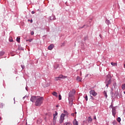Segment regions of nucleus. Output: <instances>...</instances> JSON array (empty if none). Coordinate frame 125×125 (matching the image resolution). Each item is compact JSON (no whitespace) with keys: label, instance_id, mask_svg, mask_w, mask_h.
<instances>
[{"label":"nucleus","instance_id":"10","mask_svg":"<svg viewBox=\"0 0 125 125\" xmlns=\"http://www.w3.org/2000/svg\"><path fill=\"white\" fill-rule=\"evenodd\" d=\"M54 47V45H53V44H51L50 45V46H48V49L49 50H52Z\"/></svg>","mask_w":125,"mask_h":125},{"label":"nucleus","instance_id":"29","mask_svg":"<svg viewBox=\"0 0 125 125\" xmlns=\"http://www.w3.org/2000/svg\"><path fill=\"white\" fill-rule=\"evenodd\" d=\"M71 116L74 117L75 116V113H71Z\"/></svg>","mask_w":125,"mask_h":125},{"label":"nucleus","instance_id":"1","mask_svg":"<svg viewBox=\"0 0 125 125\" xmlns=\"http://www.w3.org/2000/svg\"><path fill=\"white\" fill-rule=\"evenodd\" d=\"M43 98L42 97H38L36 101L35 102V105L36 106H40L43 103Z\"/></svg>","mask_w":125,"mask_h":125},{"label":"nucleus","instance_id":"24","mask_svg":"<svg viewBox=\"0 0 125 125\" xmlns=\"http://www.w3.org/2000/svg\"><path fill=\"white\" fill-rule=\"evenodd\" d=\"M59 67V65L57 64V65L55 66V68L57 69V68H58Z\"/></svg>","mask_w":125,"mask_h":125},{"label":"nucleus","instance_id":"26","mask_svg":"<svg viewBox=\"0 0 125 125\" xmlns=\"http://www.w3.org/2000/svg\"><path fill=\"white\" fill-rule=\"evenodd\" d=\"M28 21H30L31 23H32L33 20H28Z\"/></svg>","mask_w":125,"mask_h":125},{"label":"nucleus","instance_id":"9","mask_svg":"<svg viewBox=\"0 0 125 125\" xmlns=\"http://www.w3.org/2000/svg\"><path fill=\"white\" fill-rule=\"evenodd\" d=\"M111 107H112V115L114 117H115V115H116V107H113V106H111Z\"/></svg>","mask_w":125,"mask_h":125},{"label":"nucleus","instance_id":"8","mask_svg":"<svg viewBox=\"0 0 125 125\" xmlns=\"http://www.w3.org/2000/svg\"><path fill=\"white\" fill-rule=\"evenodd\" d=\"M74 97L72 93L68 94V100H74Z\"/></svg>","mask_w":125,"mask_h":125},{"label":"nucleus","instance_id":"27","mask_svg":"<svg viewBox=\"0 0 125 125\" xmlns=\"http://www.w3.org/2000/svg\"><path fill=\"white\" fill-rule=\"evenodd\" d=\"M34 34V31H31V35H33Z\"/></svg>","mask_w":125,"mask_h":125},{"label":"nucleus","instance_id":"35","mask_svg":"<svg viewBox=\"0 0 125 125\" xmlns=\"http://www.w3.org/2000/svg\"><path fill=\"white\" fill-rule=\"evenodd\" d=\"M28 41H29V42H32V40H28Z\"/></svg>","mask_w":125,"mask_h":125},{"label":"nucleus","instance_id":"25","mask_svg":"<svg viewBox=\"0 0 125 125\" xmlns=\"http://www.w3.org/2000/svg\"><path fill=\"white\" fill-rule=\"evenodd\" d=\"M59 100H61V99H62V96L61 95H59Z\"/></svg>","mask_w":125,"mask_h":125},{"label":"nucleus","instance_id":"14","mask_svg":"<svg viewBox=\"0 0 125 125\" xmlns=\"http://www.w3.org/2000/svg\"><path fill=\"white\" fill-rule=\"evenodd\" d=\"M5 54V52L4 51H0V56H3Z\"/></svg>","mask_w":125,"mask_h":125},{"label":"nucleus","instance_id":"5","mask_svg":"<svg viewBox=\"0 0 125 125\" xmlns=\"http://www.w3.org/2000/svg\"><path fill=\"white\" fill-rule=\"evenodd\" d=\"M65 116V114L62 113L61 114V118L59 120L60 124H62L63 123V121L64 120Z\"/></svg>","mask_w":125,"mask_h":125},{"label":"nucleus","instance_id":"12","mask_svg":"<svg viewBox=\"0 0 125 125\" xmlns=\"http://www.w3.org/2000/svg\"><path fill=\"white\" fill-rule=\"evenodd\" d=\"M73 125H79L78 122L76 119H74V120H73Z\"/></svg>","mask_w":125,"mask_h":125},{"label":"nucleus","instance_id":"33","mask_svg":"<svg viewBox=\"0 0 125 125\" xmlns=\"http://www.w3.org/2000/svg\"><path fill=\"white\" fill-rule=\"evenodd\" d=\"M84 26H85V25H83L81 27V28H83L84 27Z\"/></svg>","mask_w":125,"mask_h":125},{"label":"nucleus","instance_id":"31","mask_svg":"<svg viewBox=\"0 0 125 125\" xmlns=\"http://www.w3.org/2000/svg\"><path fill=\"white\" fill-rule=\"evenodd\" d=\"M21 67L22 69H24V68H25V66L24 65H21Z\"/></svg>","mask_w":125,"mask_h":125},{"label":"nucleus","instance_id":"30","mask_svg":"<svg viewBox=\"0 0 125 125\" xmlns=\"http://www.w3.org/2000/svg\"><path fill=\"white\" fill-rule=\"evenodd\" d=\"M9 42H13V39H9Z\"/></svg>","mask_w":125,"mask_h":125},{"label":"nucleus","instance_id":"39","mask_svg":"<svg viewBox=\"0 0 125 125\" xmlns=\"http://www.w3.org/2000/svg\"><path fill=\"white\" fill-rule=\"evenodd\" d=\"M1 118L0 117V121H1Z\"/></svg>","mask_w":125,"mask_h":125},{"label":"nucleus","instance_id":"41","mask_svg":"<svg viewBox=\"0 0 125 125\" xmlns=\"http://www.w3.org/2000/svg\"><path fill=\"white\" fill-rule=\"evenodd\" d=\"M100 37H101V35H100Z\"/></svg>","mask_w":125,"mask_h":125},{"label":"nucleus","instance_id":"21","mask_svg":"<svg viewBox=\"0 0 125 125\" xmlns=\"http://www.w3.org/2000/svg\"><path fill=\"white\" fill-rule=\"evenodd\" d=\"M64 113L65 114V115H68V112L66 110H64Z\"/></svg>","mask_w":125,"mask_h":125},{"label":"nucleus","instance_id":"32","mask_svg":"<svg viewBox=\"0 0 125 125\" xmlns=\"http://www.w3.org/2000/svg\"><path fill=\"white\" fill-rule=\"evenodd\" d=\"M31 13H32V14H35V12L33 11L31 12Z\"/></svg>","mask_w":125,"mask_h":125},{"label":"nucleus","instance_id":"37","mask_svg":"<svg viewBox=\"0 0 125 125\" xmlns=\"http://www.w3.org/2000/svg\"><path fill=\"white\" fill-rule=\"evenodd\" d=\"M64 46V44H62V46Z\"/></svg>","mask_w":125,"mask_h":125},{"label":"nucleus","instance_id":"28","mask_svg":"<svg viewBox=\"0 0 125 125\" xmlns=\"http://www.w3.org/2000/svg\"><path fill=\"white\" fill-rule=\"evenodd\" d=\"M104 93H105V97L106 98H107V95L106 92H104Z\"/></svg>","mask_w":125,"mask_h":125},{"label":"nucleus","instance_id":"15","mask_svg":"<svg viewBox=\"0 0 125 125\" xmlns=\"http://www.w3.org/2000/svg\"><path fill=\"white\" fill-rule=\"evenodd\" d=\"M76 80H77L78 82H81L82 81V78L79 76L76 78Z\"/></svg>","mask_w":125,"mask_h":125},{"label":"nucleus","instance_id":"40","mask_svg":"<svg viewBox=\"0 0 125 125\" xmlns=\"http://www.w3.org/2000/svg\"><path fill=\"white\" fill-rule=\"evenodd\" d=\"M124 67L125 68V64H124Z\"/></svg>","mask_w":125,"mask_h":125},{"label":"nucleus","instance_id":"23","mask_svg":"<svg viewBox=\"0 0 125 125\" xmlns=\"http://www.w3.org/2000/svg\"><path fill=\"white\" fill-rule=\"evenodd\" d=\"M84 99H85L86 101H87V100H88V97H87V96H85V97H84Z\"/></svg>","mask_w":125,"mask_h":125},{"label":"nucleus","instance_id":"36","mask_svg":"<svg viewBox=\"0 0 125 125\" xmlns=\"http://www.w3.org/2000/svg\"><path fill=\"white\" fill-rule=\"evenodd\" d=\"M94 119H96V117L95 116Z\"/></svg>","mask_w":125,"mask_h":125},{"label":"nucleus","instance_id":"16","mask_svg":"<svg viewBox=\"0 0 125 125\" xmlns=\"http://www.w3.org/2000/svg\"><path fill=\"white\" fill-rule=\"evenodd\" d=\"M53 95H54V96H56V97H58V93L56 92H53L52 93Z\"/></svg>","mask_w":125,"mask_h":125},{"label":"nucleus","instance_id":"4","mask_svg":"<svg viewBox=\"0 0 125 125\" xmlns=\"http://www.w3.org/2000/svg\"><path fill=\"white\" fill-rule=\"evenodd\" d=\"M66 78H67V76H63L62 75H60L59 77H55V80L56 81H58L59 80L60 81L61 79H64Z\"/></svg>","mask_w":125,"mask_h":125},{"label":"nucleus","instance_id":"34","mask_svg":"<svg viewBox=\"0 0 125 125\" xmlns=\"http://www.w3.org/2000/svg\"><path fill=\"white\" fill-rule=\"evenodd\" d=\"M59 107V105H56V107H57V108H58Z\"/></svg>","mask_w":125,"mask_h":125},{"label":"nucleus","instance_id":"18","mask_svg":"<svg viewBox=\"0 0 125 125\" xmlns=\"http://www.w3.org/2000/svg\"><path fill=\"white\" fill-rule=\"evenodd\" d=\"M20 40H21V38L20 37H18L17 38V42H20Z\"/></svg>","mask_w":125,"mask_h":125},{"label":"nucleus","instance_id":"20","mask_svg":"<svg viewBox=\"0 0 125 125\" xmlns=\"http://www.w3.org/2000/svg\"><path fill=\"white\" fill-rule=\"evenodd\" d=\"M111 64L112 66H117V63H116L111 62Z\"/></svg>","mask_w":125,"mask_h":125},{"label":"nucleus","instance_id":"19","mask_svg":"<svg viewBox=\"0 0 125 125\" xmlns=\"http://www.w3.org/2000/svg\"><path fill=\"white\" fill-rule=\"evenodd\" d=\"M122 88L123 90H125V83L122 85Z\"/></svg>","mask_w":125,"mask_h":125},{"label":"nucleus","instance_id":"3","mask_svg":"<svg viewBox=\"0 0 125 125\" xmlns=\"http://www.w3.org/2000/svg\"><path fill=\"white\" fill-rule=\"evenodd\" d=\"M57 117H58V112L56 111L55 112V113L53 114V123L54 125H55L56 123V120H57Z\"/></svg>","mask_w":125,"mask_h":125},{"label":"nucleus","instance_id":"13","mask_svg":"<svg viewBox=\"0 0 125 125\" xmlns=\"http://www.w3.org/2000/svg\"><path fill=\"white\" fill-rule=\"evenodd\" d=\"M93 119H92V118L91 117H89L88 118V122L89 123H91V122L92 121Z\"/></svg>","mask_w":125,"mask_h":125},{"label":"nucleus","instance_id":"11","mask_svg":"<svg viewBox=\"0 0 125 125\" xmlns=\"http://www.w3.org/2000/svg\"><path fill=\"white\" fill-rule=\"evenodd\" d=\"M73 100H68V101L69 102V105L70 106L73 105Z\"/></svg>","mask_w":125,"mask_h":125},{"label":"nucleus","instance_id":"6","mask_svg":"<svg viewBox=\"0 0 125 125\" xmlns=\"http://www.w3.org/2000/svg\"><path fill=\"white\" fill-rule=\"evenodd\" d=\"M38 97V96H32L30 98V101L32 103H35Z\"/></svg>","mask_w":125,"mask_h":125},{"label":"nucleus","instance_id":"22","mask_svg":"<svg viewBox=\"0 0 125 125\" xmlns=\"http://www.w3.org/2000/svg\"><path fill=\"white\" fill-rule=\"evenodd\" d=\"M117 122H118L119 123L121 122V118L118 117L117 119Z\"/></svg>","mask_w":125,"mask_h":125},{"label":"nucleus","instance_id":"42","mask_svg":"<svg viewBox=\"0 0 125 125\" xmlns=\"http://www.w3.org/2000/svg\"><path fill=\"white\" fill-rule=\"evenodd\" d=\"M124 93H125V92H124Z\"/></svg>","mask_w":125,"mask_h":125},{"label":"nucleus","instance_id":"7","mask_svg":"<svg viewBox=\"0 0 125 125\" xmlns=\"http://www.w3.org/2000/svg\"><path fill=\"white\" fill-rule=\"evenodd\" d=\"M90 94H91L92 96L95 97L96 95H97L98 93L95 92V90H91V91H89Z\"/></svg>","mask_w":125,"mask_h":125},{"label":"nucleus","instance_id":"38","mask_svg":"<svg viewBox=\"0 0 125 125\" xmlns=\"http://www.w3.org/2000/svg\"><path fill=\"white\" fill-rule=\"evenodd\" d=\"M77 114V112H75V113H74V114Z\"/></svg>","mask_w":125,"mask_h":125},{"label":"nucleus","instance_id":"2","mask_svg":"<svg viewBox=\"0 0 125 125\" xmlns=\"http://www.w3.org/2000/svg\"><path fill=\"white\" fill-rule=\"evenodd\" d=\"M106 86L107 87L109 86V85L111 83V76L110 75H107L106 77L105 80Z\"/></svg>","mask_w":125,"mask_h":125},{"label":"nucleus","instance_id":"17","mask_svg":"<svg viewBox=\"0 0 125 125\" xmlns=\"http://www.w3.org/2000/svg\"><path fill=\"white\" fill-rule=\"evenodd\" d=\"M63 125H72V124L70 122L65 123Z\"/></svg>","mask_w":125,"mask_h":125}]
</instances>
